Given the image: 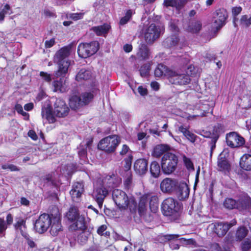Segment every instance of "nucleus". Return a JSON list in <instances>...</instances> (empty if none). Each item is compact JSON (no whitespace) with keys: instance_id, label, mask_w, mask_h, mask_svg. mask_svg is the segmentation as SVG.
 <instances>
[{"instance_id":"nucleus-1","label":"nucleus","mask_w":251,"mask_h":251,"mask_svg":"<svg viewBox=\"0 0 251 251\" xmlns=\"http://www.w3.org/2000/svg\"><path fill=\"white\" fill-rule=\"evenodd\" d=\"M72 52V46L61 48L55 53L53 60L58 65V70L54 72V76L58 77L64 76L67 73L71 61L68 59Z\"/></svg>"},{"instance_id":"nucleus-2","label":"nucleus","mask_w":251,"mask_h":251,"mask_svg":"<svg viewBox=\"0 0 251 251\" xmlns=\"http://www.w3.org/2000/svg\"><path fill=\"white\" fill-rule=\"evenodd\" d=\"M112 198L116 204L121 210L127 208L132 213H135L137 209V202L133 197L128 198L124 191L119 189L113 191Z\"/></svg>"},{"instance_id":"nucleus-3","label":"nucleus","mask_w":251,"mask_h":251,"mask_svg":"<svg viewBox=\"0 0 251 251\" xmlns=\"http://www.w3.org/2000/svg\"><path fill=\"white\" fill-rule=\"evenodd\" d=\"M66 217L71 222H74L70 226L72 230H84L86 226L85 223L84 217L80 215L78 208L75 206H71L66 213Z\"/></svg>"},{"instance_id":"nucleus-4","label":"nucleus","mask_w":251,"mask_h":251,"mask_svg":"<svg viewBox=\"0 0 251 251\" xmlns=\"http://www.w3.org/2000/svg\"><path fill=\"white\" fill-rule=\"evenodd\" d=\"M121 142L120 137L116 135H110L102 139L98 145L99 150L107 153L114 152Z\"/></svg>"},{"instance_id":"nucleus-5","label":"nucleus","mask_w":251,"mask_h":251,"mask_svg":"<svg viewBox=\"0 0 251 251\" xmlns=\"http://www.w3.org/2000/svg\"><path fill=\"white\" fill-rule=\"evenodd\" d=\"M177 162V157L175 154L170 152L165 153L161 160L162 172L166 175L172 174L176 168Z\"/></svg>"},{"instance_id":"nucleus-6","label":"nucleus","mask_w":251,"mask_h":251,"mask_svg":"<svg viewBox=\"0 0 251 251\" xmlns=\"http://www.w3.org/2000/svg\"><path fill=\"white\" fill-rule=\"evenodd\" d=\"M164 31L163 26L156 25L151 24L147 27L144 30V37L146 42L149 44H152L158 39L161 33Z\"/></svg>"},{"instance_id":"nucleus-7","label":"nucleus","mask_w":251,"mask_h":251,"mask_svg":"<svg viewBox=\"0 0 251 251\" xmlns=\"http://www.w3.org/2000/svg\"><path fill=\"white\" fill-rule=\"evenodd\" d=\"M94 96L91 93L85 92L80 96H72L70 99L69 105L73 110H76L88 104L93 99Z\"/></svg>"},{"instance_id":"nucleus-8","label":"nucleus","mask_w":251,"mask_h":251,"mask_svg":"<svg viewBox=\"0 0 251 251\" xmlns=\"http://www.w3.org/2000/svg\"><path fill=\"white\" fill-rule=\"evenodd\" d=\"M99 44L97 41L90 43L80 44L77 48L78 55L82 58H87L94 54L99 50Z\"/></svg>"},{"instance_id":"nucleus-9","label":"nucleus","mask_w":251,"mask_h":251,"mask_svg":"<svg viewBox=\"0 0 251 251\" xmlns=\"http://www.w3.org/2000/svg\"><path fill=\"white\" fill-rule=\"evenodd\" d=\"M52 219L49 215L43 214L41 215L34 224L36 231L39 233H43L50 227Z\"/></svg>"},{"instance_id":"nucleus-10","label":"nucleus","mask_w":251,"mask_h":251,"mask_svg":"<svg viewBox=\"0 0 251 251\" xmlns=\"http://www.w3.org/2000/svg\"><path fill=\"white\" fill-rule=\"evenodd\" d=\"M228 17L226 9L221 8L217 10L213 14L212 26L217 30L219 29L225 25Z\"/></svg>"},{"instance_id":"nucleus-11","label":"nucleus","mask_w":251,"mask_h":251,"mask_svg":"<svg viewBox=\"0 0 251 251\" xmlns=\"http://www.w3.org/2000/svg\"><path fill=\"white\" fill-rule=\"evenodd\" d=\"M169 80L172 84L176 85H186L190 83V77L185 74H180L172 70L169 71Z\"/></svg>"},{"instance_id":"nucleus-12","label":"nucleus","mask_w":251,"mask_h":251,"mask_svg":"<svg viewBox=\"0 0 251 251\" xmlns=\"http://www.w3.org/2000/svg\"><path fill=\"white\" fill-rule=\"evenodd\" d=\"M162 208L167 216H170L179 210L177 202L172 198H168L163 201Z\"/></svg>"},{"instance_id":"nucleus-13","label":"nucleus","mask_w":251,"mask_h":251,"mask_svg":"<svg viewBox=\"0 0 251 251\" xmlns=\"http://www.w3.org/2000/svg\"><path fill=\"white\" fill-rule=\"evenodd\" d=\"M69 111L70 109L64 100L60 99L56 100L54 104L53 109L55 116L64 118L68 115Z\"/></svg>"},{"instance_id":"nucleus-14","label":"nucleus","mask_w":251,"mask_h":251,"mask_svg":"<svg viewBox=\"0 0 251 251\" xmlns=\"http://www.w3.org/2000/svg\"><path fill=\"white\" fill-rule=\"evenodd\" d=\"M178 185L177 181L174 178H165L160 183V189L164 193L171 194L174 192Z\"/></svg>"},{"instance_id":"nucleus-15","label":"nucleus","mask_w":251,"mask_h":251,"mask_svg":"<svg viewBox=\"0 0 251 251\" xmlns=\"http://www.w3.org/2000/svg\"><path fill=\"white\" fill-rule=\"evenodd\" d=\"M236 224L235 220H232L230 223H217L214 225L213 231L219 236L223 237L226 235L228 230Z\"/></svg>"},{"instance_id":"nucleus-16","label":"nucleus","mask_w":251,"mask_h":251,"mask_svg":"<svg viewBox=\"0 0 251 251\" xmlns=\"http://www.w3.org/2000/svg\"><path fill=\"white\" fill-rule=\"evenodd\" d=\"M227 145L231 148H238L245 143L244 139L236 132H230L226 135Z\"/></svg>"},{"instance_id":"nucleus-17","label":"nucleus","mask_w":251,"mask_h":251,"mask_svg":"<svg viewBox=\"0 0 251 251\" xmlns=\"http://www.w3.org/2000/svg\"><path fill=\"white\" fill-rule=\"evenodd\" d=\"M108 194V191L103 186L97 188L93 192V197L97 202L100 208L102 206L103 202Z\"/></svg>"},{"instance_id":"nucleus-18","label":"nucleus","mask_w":251,"mask_h":251,"mask_svg":"<svg viewBox=\"0 0 251 251\" xmlns=\"http://www.w3.org/2000/svg\"><path fill=\"white\" fill-rule=\"evenodd\" d=\"M176 196L179 200L183 201L187 199L189 195V188L185 182L178 183Z\"/></svg>"},{"instance_id":"nucleus-19","label":"nucleus","mask_w":251,"mask_h":251,"mask_svg":"<svg viewBox=\"0 0 251 251\" xmlns=\"http://www.w3.org/2000/svg\"><path fill=\"white\" fill-rule=\"evenodd\" d=\"M134 169L139 175H144L148 170V161L145 159L137 160L134 164Z\"/></svg>"},{"instance_id":"nucleus-20","label":"nucleus","mask_w":251,"mask_h":251,"mask_svg":"<svg viewBox=\"0 0 251 251\" xmlns=\"http://www.w3.org/2000/svg\"><path fill=\"white\" fill-rule=\"evenodd\" d=\"M236 209L239 210L249 209L251 207V201L247 196H243L236 201Z\"/></svg>"},{"instance_id":"nucleus-21","label":"nucleus","mask_w":251,"mask_h":251,"mask_svg":"<svg viewBox=\"0 0 251 251\" xmlns=\"http://www.w3.org/2000/svg\"><path fill=\"white\" fill-rule=\"evenodd\" d=\"M144 196H146V201H150V208L151 212L155 213L158 208V198L156 196L151 194H146Z\"/></svg>"},{"instance_id":"nucleus-22","label":"nucleus","mask_w":251,"mask_h":251,"mask_svg":"<svg viewBox=\"0 0 251 251\" xmlns=\"http://www.w3.org/2000/svg\"><path fill=\"white\" fill-rule=\"evenodd\" d=\"M50 232L53 236H56L58 232L61 230V225L60 224V218L59 216H56L52 219V222L50 225Z\"/></svg>"},{"instance_id":"nucleus-23","label":"nucleus","mask_w":251,"mask_h":251,"mask_svg":"<svg viewBox=\"0 0 251 251\" xmlns=\"http://www.w3.org/2000/svg\"><path fill=\"white\" fill-rule=\"evenodd\" d=\"M240 165L242 169L246 171H251V150L250 153L245 154L242 157Z\"/></svg>"},{"instance_id":"nucleus-24","label":"nucleus","mask_w":251,"mask_h":251,"mask_svg":"<svg viewBox=\"0 0 251 251\" xmlns=\"http://www.w3.org/2000/svg\"><path fill=\"white\" fill-rule=\"evenodd\" d=\"M179 41V39L176 34L172 35L166 39L163 42V45L167 48H171L177 45Z\"/></svg>"},{"instance_id":"nucleus-25","label":"nucleus","mask_w":251,"mask_h":251,"mask_svg":"<svg viewBox=\"0 0 251 251\" xmlns=\"http://www.w3.org/2000/svg\"><path fill=\"white\" fill-rule=\"evenodd\" d=\"M92 77V73L90 70L85 69H81L77 74L75 79L77 81H87Z\"/></svg>"},{"instance_id":"nucleus-26","label":"nucleus","mask_w":251,"mask_h":251,"mask_svg":"<svg viewBox=\"0 0 251 251\" xmlns=\"http://www.w3.org/2000/svg\"><path fill=\"white\" fill-rule=\"evenodd\" d=\"M149 56L150 51L147 46L145 44H140L137 53V57L140 60H146L149 58Z\"/></svg>"},{"instance_id":"nucleus-27","label":"nucleus","mask_w":251,"mask_h":251,"mask_svg":"<svg viewBox=\"0 0 251 251\" xmlns=\"http://www.w3.org/2000/svg\"><path fill=\"white\" fill-rule=\"evenodd\" d=\"M53 91L55 92L59 91L64 92L67 91V85L66 84L65 80L63 82V79L60 78L59 80H54L52 82Z\"/></svg>"},{"instance_id":"nucleus-28","label":"nucleus","mask_w":251,"mask_h":251,"mask_svg":"<svg viewBox=\"0 0 251 251\" xmlns=\"http://www.w3.org/2000/svg\"><path fill=\"white\" fill-rule=\"evenodd\" d=\"M162 64H159L154 70V75L156 77H161L163 75L168 76L169 78V71H172Z\"/></svg>"},{"instance_id":"nucleus-29","label":"nucleus","mask_w":251,"mask_h":251,"mask_svg":"<svg viewBox=\"0 0 251 251\" xmlns=\"http://www.w3.org/2000/svg\"><path fill=\"white\" fill-rule=\"evenodd\" d=\"M221 154L218 160V169L220 171H228L230 169V165L225 157L222 156Z\"/></svg>"},{"instance_id":"nucleus-30","label":"nucleus","mask_w":251,"mask_h":251,"mask_svg":"<svg viewBox=\"0 0 251 251\" xmlns=\"http://www.w3.org/2000/svg\"><path fill=\"white\" fill-rule=\"evenodd\" d=\"M169 149L170 147L167 145H158L154 147L152 154L154 157H158Z\"/></svg>"},{"instance_id":"nucleus-31","label":"nucleus","mask_w":251,"mask_h":251,"mask_svg":"<svg viewBox=\"0 0 251 251\" xmlns=\"http://www.w3.org/2000/svg\"><path fill=\"white\" fill-rule=\"evenodd\" d=\"M110 25L107 24L103 25L94 26L92 27L91 30L93 31L97 35L100 36L106 34L110 29Z\"/></svg>"},{"instance_id":"nucleus-32","label":"nucleus","mask_w":251,"mask_h":251,"mask_svg":"<svg viewBox=\"0 0 251 251\" xmlns=\"http://www.w3.org/2000/svg\"><path fill=\"white\" fill-rule=\"evenodd\" d=\"M54 116L55 115L54 114V112L52 113L50 108H44L42 109V118L47 119L50 123H53L55 122Z\"/></svg>"},{"instance_id":"nucleus-33","label":"nucleus","mask_w":251,"mask_h":251,"mask_svg":"<svg viewBox=\"0 0 251 251\" xmlns=\"http://www.w3.org/2000/svg\"><path fill=\"white\" fill-rule=\"evenodd\" d=\"M15 227L16 230H20L23 236H26V235L27 234L25 231V221L24 219H18L15 225Z\"/></svg>"},{"instance_id":"nucleus-34","label":"nucleus","mask_w":251,"mask_h":251,"mask_svg":"<svg viewBox=\"0 0 251 251\" xmlns=\"http://www.w3.org/2000/svg\"><path fill=\"white\" fill-rule=\"evenodd\" d=\"M202 26V24L200 21H192L188 27L187 30L192 33H197L199 32Z\"/></svg>"},{"instance_id":"nucleus-35","label":"nucleus","mask_w":251,"mask_h":251,"mask_svg":"<svg viewBox=\"0 0 251 251\" xmlns=\"http://www.w3.org/2000/svg\"><path fill=\"white\" fill-rule=\"evenodd\" d=\"M248 230L244 226H241L239 227L236 232V241H241L248 234Z\"/></svg>"},{"instance_id":"nucleus-36","label":"nucleus","mask_w":251,"mask_h":251,"mask_svg":"<svg viewBox=\"0 0 251 251\" xmlns=\"http://www.w3.org/2000/svg\"><path fill=\"white\" fill-rule=\"evenodd\" d=\"M150 172L152 176L158 177L160 173V167L156 161H153L150 166Z\"/></svg>"},{"instance_id":"nucleus-37","label":"nucleus","mask_w":251,"mask_h":251,"mask_svg":"<svg viewBox=\"0 0 251 251\" xmlns=\"http://www.w3.org/2000/svg\"><path fill=\"white\" fill-rule=\"evenodd\" d=\"M146 196H143L140 200L138 206V213L140 216L145 215L148 211L147 208V201H146Z\"/></svg>"},{"instance_id":"nucleus-38","label":"nucleus","mask_w":251,"mask_h":251,"mask_svg":"<svg viewBox=\"0 0 251 251\" xmlns=\"http://www.w3.org/2000/svg\"><path fill=\"white\" fill-rule=\"evenodd\" d=\"M236 201L232 199L227 198L224 202V206L228 209L236 208Z\"/></svg>"},{"instance_id":"nucleus-39","label":"nucleus","mask_w":251,"mask_h":251,"mask_svg":"<svg viewBox=\"0 0 251 251\" xmlns=\"http://www.w3.org/2000/svg\"><path fill=\"white\" fill-rule=\"evenodd\" d=\"M236 240V236L234 237L232 233L229 232L224 239L226 246L232 245Z\"/></svg>"},{"instance_id":"nucleus-40","label":"nucleus","mask_w":251,"mask_h":251,"mask_svg":"<svg viewBox=\"0 0 251 251\" xmlns=\"http://www.w3.org/2000/svg\"><path fill=\"white\" fill-rule=\"evenodd\" d=\"M150 67L151 66L149 63H146L141 66L140 69V72L142 76H146L149 75Z\"/></svg>"},{"instance_id":"nucleus-41","label":"nucleus","mask_w":251,"mask_h":251,"mask_svg":"<svg viewBox=\"0 0 251 251\" xmlns=\"http://www.w3.org/2000/svg\"><path fill=\"white\" fill-rule=\"evenodd\" d=\"M242 251H249L251 249V239H246L241 244Z\"/></svg>"},{"instance_id":"nucleus-42","label":"nucleus","mask_w":251,"mask_h":251,"mask_svg":"<svg viewBox=\"0 0 251 251\" xmlns=\"http://www.w3.org/2000/svg\"><path fill=\"white\" fill-rule=\"evenodd\" d=\"M132 16V11L131 10H128L126 12V15L121 18L120 21V24L124 25L127 23V22L130 20Z\"/></svg>"},{"instance_id":"nucleus-43","label":"nucleus","mask_w":251,"mask_h":251,"mask_svg":"<svg viewBox=\"0 0 251 251\" xmlns=\"http://www.w3.org/2000/svg\"><path fill=\"white\" fill-rule=\"evenodd\" d=\"M177 21L176 20H172L170 23L169 28L171 31L174 32H177L179 31L178 27L177 25Z\"/></svg>"},{"instance_id":"nucleus-44","label":"nucleus","mask_w":251,"mask_h":251,"mask_svg":"<svg viewBox=\"0 0 251 251\" xmlns=\"http://www.w3.org/2000/svg\"><path fill=\"white\" fill-rule=\"evenodd\" d=\"M242 8L240 6L238 7H234L232 9V14L233 16L234 17V26H236L237 25L235 23V21L236 20V16L239 15L242 11Z\"/></svg>"},{"instance_id":"nucleus-45","label":"nucleus","mask_w":251,"mask_h":251,"mask_svg":"<svg viewBox=\"0 0 251 251\" xmlns=\"http://www.w3.org/2000/svg\"><path fill=\"white\" fill-rule=\"evenodd\" d=\"M132 158V155L128 154V157L125 159L126 164L124 167L126 171H127L130 169Z\"/></svg>"},{"instance_id":"nucleus-46","label":"nucleus","mask_w":251,"mask_h":251,"mask_svg":"<svg viewBox=\"0 0 251 251\" xmlns=\"http://www.w3.org/2000/svg\"><path fill=\"white\" fill-rule=\"evenodd\" d=\"M77 193L82 194L84 192V184L80 182H76L74 184L73 188Z\"/></svg>"},{"instance_id":"nucleus-47","label":"nucleus","mask_w":251,"mask_h":251,"mask_svg":"<svg viewBox=\"0 0 251 251\" xmlns=\"http://www.w3.org/2000/svg\"><path fill=\"white\" fill-rule=\"evenodd\" d=\"M40 76L46 82L50 83L51 81V75L44 72L40 73Z\"/></svg>"},{"instance_id":"nucleus-48","label":"nucleus","mask_w":251,"mask_h":251,"mask_svg":"<svg viewBox=\"0 0 251 251\" xmlns=\"http://www.w3.org/2000/svg\"><path fill=\"white\" fill-rule=\"evenodd\" d=\"M183 159V161L184 162V164H185L186 168L188 169L192 170H194L193 164L192 162V161L190 160V159L186 157V156H184Z\"/></svg>"},{"instance_id":"nucleus-49","label":"nucleus","mask_w":251,"mask_h":251,"mask_svg":"<svg viewBox=\"0 0 251 251\" xmlns=\"http://www.w3.org/2000/svg\"><path fill=\"white\" fill-rule=\"evenodd\" d=\"M153 213L150 212L148 211H147L145 215H143L141 217H142L145 220L148 222H150L153 220Z\"/></svg>"},{"instance_id":"nucleus-50","label":"nucleus","mask_w":251,"mask_h":251,"mask_svg":"<svg viewBox=\"0 0 251 251\" xmlns=\"http://www.w3.org/2000/svg\"><path fill=\"white\" fill-rule=\"evenodd\" d=\"M7 228L5 221L2 218H0V234H2Z\"/></svg>"},{"instance_id":"nucleus-51","label":"nucleus","mask_w":251,"mask_h":251,"mask_svg":"<svg viewBox=\"0 0 251 251\" xmlns=\"http://www.w3.org/2000/svg\"><path fill=\"white\" fill-rule=\"evenodd\" d=\"M83 15L84 13L81 12L73 13L70 15V17L71 19L74 20L75 21H76L82 19L83 17Z\"/></svg>"},{"instance_id":"nucleus-52","label":"nucleus","mask_w":251,"mask_h":251,"mask_svg":"<svg viewBox=\"0 0 251 251\" xmlns=\"http://www.w3.org/2000/svg\"><path fill=\"white\" fill-rule=\"evenodd\" d=\"M218 136H215L211 139L210 142V155L211 156L213 151L215 149L216 147V143L218 140Z\"/></svg>"},{"instance_id":"nucleus-53","label":"nucleus","mask_w":251,"mask_h":251,"mask_svg":"<svg viewBox=\"0 0 251 251\" xmlns=\"http://www.w3.org/2000/svg\"><path fill=\"white\" fill-rule=\"evenodd\" d=\"M185 136L192 143H194L198 137L196 135L190 131H189Z\"/></svg>"},{"instance_id":"nucleus-54","label":"nucleus","mask_w":251,"mask_h":251,"mask_svg":"<svg viewBox=\"0 0 251 251\" xmlns=\"http://www.w3.org/2000/svg\"><path fill=\"white\" fill-rule=\"evenodd\" d=\"M131 152V151L129 148L126 145H123L121 151L120 152V154L121 155H124L126 153Z\"/></svg>"},{"instance_id":"nucleus-55","label":"nucleus","mask_w":251,"mask_h":251,"mask_svg":"<svg viewBox=\"0 0 251 251\" xmlns=\"http://www.w3.org/2000/svg\"><path fill=\"white\" fill-rule=\"evenodd\" d=\"M2 168L3 169H9L11 171H19V169L17 168V167L12 164H5L3 165L2 166Z\"/></svg>"},{"instance_id":"nucleus-56","label":"nucleus","mask_w":251,"mask_h":251,"mask_svg":"<svg viewBox=\"0 0 251 251\" xmlns=\"http://www.w3.org/2000/svg\"><path fill=\"white\" fill-rule=\"evenodd\" d=\"M88 239L86 234L85 232H82L79 234L78 237V240L80 241L81 244L85 243Z\"/></svg>"},{"instance_id":"nucleus-57","label":"nucleus","mask_w":251,"mask_h":251,"mask_svg":"<svg viewBox=\"0 0 251 251\" xmlns=\"http://www.w3.org/2000/svg\"><path fill=\"white\" fill-rule=\"evenodd\" d=\"M70 193L74 201L76 199L79 198L81 195V194L77 193L76 190H75L74 188L71 190Z\"/></svg>"},{"instance_id":"nucleus-58","label":"nucleus","mask_w":251,"mask_h":251,"mask_svg":"<svg viewBox=\"0 0 251 251\" xmlns=\"http://www.w3.org/2000/svg\"><path fill=\"white\" fill-rule=\"evenodd\" d=\"M164 5L167 7L172 6L176 7V0H164Z\"/></svg>"},{"instance_id":"nucleus-59","label":"nucleus","mask_w":251,"mask_h":251,"mask_svg":"<svg viewBox=\"0 0 251 251\" xmlns=\"http://www.w3.org/2000/svg\"><path fill=\"white\" fill-rule=\"evenodd\" d=\"M107 228V226L103 225H102L101 226H100L98 230H97V232L100 235H103L104 234L105 235V236L107 235V232H106L105 233H103V232Z\"/></svg>"},{"instance_id":"nucleus-60","label":"nucleus","mask_w":251,"mask_h":251,"mask_svg":"<svg viewBox=\"0 0 251 251\" xmlns=\"http://www.w3.org/2000/svg\"><path fill=\"white\" fill-rule=\"evenodd\" d=\"M25 239L27 241V243L28 244V245L30 247V248H35L36 247V244L35 243V242L32 240H31L28 234H26V236H24Z\"/></svg>"},{"instance_id":"nucleus-61","label":"nucleus","mask_w":251,"mask_h":251,"mask_svg":"<svg viewBox=\"0 0 251 251\" xmlns=\"http://www.w3.org/2000/svg\"><path fill=\"white\" fill-rule=\"evenodd\" d=\"M179 235L178 234H167L164 235V238L169 241L177 239Z\"/></svg>"},{"instance_id":"nucleus-62","label":"nucleus","mask_w":251,"mask_h":251,"mask_svg":"<svg viewBox=\"0 0 251 251\" xmlns=\"http://www.w3.org/2000/svg\"><path fill=\"white\" fill-rule=\"evenodd\" d=\"M176 8L177 9L181 8L187 2V0H176Z\"/></svg>"},{"instance_id":"nucleus-63","label":"nucleus","mask_w":251,"mask_h":251,"mask_svg":"<svg viewBox=\"0 0 251 251\" xmlns=\"http://www.w3.org/2000/svg\"><path fill=\"white\" fill-rule=\"evenodd\" d=\"M212 248L214 251H226L227 249L226 247H224V249H222L219 244L215 243L212 245Z\"/></svg>"},{"instance_id":"nucleus-64","label":"nucleus","mask_w":251,"mask_h":251,"mask_svg":"<svg viewBox=\"0 0 251 251\" xmlns=\"http://www.w3.org/2000/svg\"><path fill=\"white\" fill-rule=\"evenodd\" d=\"M78 154L80 158L84 159L87 155L86 150L84 148H82L78 151Z\"/></svg>"}]
</instances>
